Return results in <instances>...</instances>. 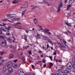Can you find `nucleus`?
I'll return each mask as SVG.
<instances>
[{
    "instance_id": "obj_1",
    "label": "nucleus",
    "mask_w": 75,
    "mask_h": 75,
    "mask_svg": "<svg viewBox=\"0 0 75 75\" xmlns=\"http://www.w3.org/2000/svg\"><path fill=\"white\" fill-rule=\"evenodd\" d=\"M2 40H2V41L1 42L2 45L4 47L7 44V42H6V40H5L4 39H3Z\"/></svg>"
},
{
    "instance_id": "obj_2",
    "label": "nucleus",
    "mask_w": 75,
    "mask_h": 75,
    "mask_svg": "<svg viewBox=\"0 0 75 75\" xmlns=\"http://www.w3.org/2000/svg\"><path fill=\"white\" fill-rule=\"evenodd\" d=\"M8 69V66H4L3 69V72H5V71H7Z\"/></svg>"
},
{
    "instance_id": "obj_3",
    "label": "nucleus",
    "mask_w": 75,
    "mask_h": 75,
    "mask_svg": "<svg viewBox=\"0 0 75 75\" xmlns=\"http://www.w3.org/2000/svg\"><path fill=\"white\" fill-rule=\"evenodd\" d=\"M8 71L10 73H12L13 72V69L11 67H10L9 68Z\"/></svg>"
},
{
    "instance_id": "obj_4",
    "label": "nucleus",
    "mask_w": 75,
    "mask_h": 75,
    "mask_svg": "<svg viewBox=\"0 0 75 75\" xmlns=\"http://www.w3.org/2000/svg\"><path fill=\"white\" fill-rule=\"evenodd\" d=\"M64 23H66V24L67 25H68V26H69V27H71V24H70L69 23H68L67 22V21H64Z\"/></svg>"
},
{
    "instance_id": "obj_5",
    "label": "nucleus",
    "mask_w": 75,
    "mask_h": 75,
    "mask_svg": "<svg viewBox=\"0 0 75 75\" xmlns=\"http://www.w3.org/2000/svg\"><path fill=\"white\" fill-rule=\"evenodd\" d=\"M15 15L14 14H10V15H7V16L8 17H10L11 18H12V17H14V15Z\"/></svg>"
},
{
    "instance_id": "obj_6",
    "label": "nucleus",
    "mask_w": 75,
    "mask_h": 75,
    "mask_svg": "<svg viewBox=\"0 0 75 75\" xmlns=\"http://www.w3.org/2000/svg\"><path fill=\"white\" fill-rule=\"evenodd\" d=\"M14 57V55L12 54H10L9 55L8 58L9 59H11Z\"/></svg>"
},
{
    "instance_id": "obj_7",
    "label": "nucleus",
    "mask_w": 75,
    "mask_h": 75,
    "mask_svg": "<svg viewBox=\"0 0 75 75\" xmlns=\"http://www.w3.org/2000/svg\"><path fill=\"white\" fill-rule=\"evenodd\" d=\"M61 4H60L58 6V8H61L62 6H63V4H62V2L61 3Z\"/></svg>"
},
{
    "instance_id": "obj_8",
    "label": "nucleus",
    "mask_w": 75,
    "mask_h": 75,
    "mask_svg": "<svg viewBox=\"0 0 75 75\" xmlns=\"http://www.w3.org/2000/svg\"><path fill=\"white\" fill-rule=\"evenodd\" d=\"M12 3L13 4H16V3H19V2H18V0H15L13 1L12 2Z\"/></svg>"
},
{
    "instance_id": "obj_9",
    "label": "nucleus",
    "mask_w": 75,
    "mask_h": 75,
    "mask_svg": "<svg viewBox=\"0 0 75 75\" xmlns=\"http://www.w3.org/2000/svg\"><path fill=\"white\" fill-rule=\"evenodd\" d=\"M27 11V10H25V11H22V17H23V16H24V14H25V12Z\"/></svg>"
},
{
    "instance_id": "obj_10",
    "label": "nucleus",
    "mask_w": 75,
    "mask_h": 75,
    "mask_svg": "<svg viewBox=\"0 0 75 75\" xmlns=\"http://www.w3.org/2000/svg\"><path fill=\"white\" fill-rule=\"evenodd\" d=\"M12 20H13L15 21H20V19L19 18H14L12 19Z\"/></svg>"
},
{
    "instance_id": "obj_11",
    "label": "nucleus",
    "mask_w": 75,
    "mask_h": 75,
    "mask_svg": "<svg viewBox=\"0 0 75 75\" xmlns=\"http://www.w3.org/2000/svg\"><path fill=\"white\" fill-rule=\"evenodd\" d=\"M72 62L73 63H75V57H73L72 59Z\"/></svg>"
},
{
    "instance_id": "obj_12",
    "label": "nucleus",
    "mask_w": 75,
    "mask_h": 75,
    "mask_svg": "<svg viewBox=\"0 0 75 75\" xmlns=\"http://www.w3.org/2000/svg\"><path fill=\"white\" fill-rule=\"evenodd\" d=\"M70 7H71V5H69L67 6V10H69V8H70Z\"/></svg>"
},
{
    "instance_id": "obj_13",
    "label": "nucleus",
    "mask_w": 75,
    "mask_h": 75,
    "mask_svg": "<svg viewBox=\"0 0 75 75\" xmlns=\"http://www.w3.org/2000/svg\"><path fill=\"white\" fill-rule=\"evenodd\" d=\"M64 73L62 71L58 73V75H64Z\"/></svg>"
},
{
    "instance_id": "obj_14",
    "label": "nucleus",
    "mask_w": 75,
    "mask_h": 75,
    "mask_svg": "<svg viewBox=\"0 0 75 75\" xmlns=\"http://www.w3.org/2000/svg\"><path fill=\"white\" fill-rule=\"evenodd\" d=\"M35 23L37 24L38 23V21H37V19H35L34 20Z\"/></svg>"
},
{
    "instance_id": "obj_15",
    "label": "nucleus",
    "mask_w": 75,
    "mask_h": 75,
    "mask_svg": "<svg viewBox=\"0 0 75 75\" xmlns=\"http://www.w3.org/2000/svg\"><path fill=\"white\" fill-rule=\"evenodd\" d=\"M66 70V71L67 72V73H69L70 72V71H71V70H70V69H67Z\"/></svg>"
},
{
    "instance_id": "obj_16",
    "label": "nucleus",
    "mask_w": 75,
    "mask_h": 75,
    "mask_svg": "<svg viewBox=\"0 0 75 75\" xmlns=\"http://www.w3.org/2000/svg\"><path fill=\"white\" fill-rule=\"evenodd\" d=\"M55 60H56V62H61V59H59L58 60H57V59H55Z\"/></svg>"
},
{
    "instance_id": "obj_17",
    "label": "nucleus",
    "mask_w": 75,
    "mask_h": 75,
    "mask_svg": "<svg viewBox=\"0 0 75 75\" xmlns=\"http://www.w3.org/2000/svg\"><path fill=\"white\" fill-rule=\"evenodd\" d=\"M75 0H70L69 1V3H73L74 2Z\"/></svg>"
},
{
    "instance_id": "obj_18",
    "label": "nucleus",
    "mask_w": 75,
    "mask_h": 75,
    "mask_svg": "<svg viewBox=\"0 0 75 75\" xmlns=\"http://www.w3.org/2000/svg\"><path fill=\"white\" fill-rule=\"evenodd\" d=\"M60 11H61V9L60 8H58L57 11V13H59V12H60Z\"/></svg>"
},
{
    "instance_id": "obj_19",
    "label": "nucleus",
    "mask_w": 75,
    "mask_h": 75,
    "mask_svg": "<svg viewBox=\"0 0 75 75\" xmlns=\"http://www.w3.org/2000/svg\"><path fill=\"white\" fill-rule=\"evenodd\" d=\"M24 8H26V7H24V5H23L20 7V9H22Z\"/></svg>"
},
{
    "instance_id": "obj_20",
    "label": "nucleus",
    "mask_w": 75,
    "mask_h": 75,
    "mask_svg": "<svg viewBox=\"0 0 75 75\" xmlns=\"http://www.w3.org/2000/svg\"><path fill=\"white\" fill-rule=\"evenodd\" d=\"M57 50H56L53 53V55H57Z\"/></svg>"
},
{
    "instance_id": "obj_21",
    "label": "nucleus",
    "mask_w": 75,
    "mask_h": 75,
    "mask_svg": "<svg viewBox=\"0 0 75 75\" xmlns=\"http://www.w3.org/2000/svg\"><path fill=\"white\" fill-rule=\"evenodd\" d=\"M22 59L23 61V63H25V59H24V58H23Z\"/></svg>"
},
{
    "instance_id": "obj_22",
    "label": "nucleus",
    "mask_w": 75,
    "mask_h": 75,
    "mask_svg": "<svg viewBox=\"0 0 75 75\" xmlns=\"http://www.w3.org/2000/svg\"><path fill=\"white\" fill-rule=\"evenodd\" d=\"M10 21L9 20H8V19H4L3 20V21Z\"/></svg>"
},
{
    "instance_id": "obj_23",
    "label": "nucleus",
    "mask_w": 75,
    "mask_h": 75,
    "mask_svg": "<svg viewBox=\"0 0 75 75\" xmlns=\"http://www.w3.org/2000/svg\"><path fill=\"white\" fill-rule=\"evenodd\" d=\"M16 27L17 28H18V29H21V28H22V27H21V26H16Z\"/></svg>"
},
{
    "instance_id": "obj_24",
    "label": "nucleus",
    "mask_w": 75,
    "mask_h": 75,
    "mask_svg": "<svg viewBox=\"0 0 75 75\" xmlns=\"http://www.w3.org/2000/svg\"><path fill=\"white\" fill-rule=\"evenodd\" d=\"M27 36H26V35H25L24 39L25 40H26V41H27Z\"/></svg>"
},
{
    "instance_id": "obj_25",
    "label": "nucleus",
    "mask_w": 75,
    "mask_h": 75,
    "mask_svg": "<svg viewBox=\"0 0 75 75\" xmlns=\"http://www.w3.org/2000/svg\"><path fill=\"white\" fill-rule=\"evenodd\" d=\"M5 29H7V30H7V32H9V31H10V30H9V29H8V28H5Z\"/></svg>"
},
{
    "instance_id": "obj_26",
    "label": "nucleus",
    "mask_w": 75,
    "mask_h": 75,
    "mask_svg": "<svg viewBox=\"0 0 75 75\" xmlns=\"http://www.w3.org/2000/svg\"><path fill=\"white\" fill-rule=\"evenodd\" d=\"M28 4H25L24 6V7H26V8L27 7H28Z\"/></svg>"
},
{
    "instance_id": "obj_27",
    "label": "nucleus",
    "mask_w": 75,
    "mask_h": 75,
    "mask_svg": "<svg viewBox=\"0 0 75 75\" xmlns=\"http://www.w3.org/2000/svg\"><path fill=\"white\" fill-rule=\"evenodd\" d=\"M72 67L74 69H75V63L73 64L72 65Z\"/></svg>"
},
{
    "instance_id": "obj_28",
    "label": "nucleus",
    "mask_w": 75,
    "mask_h": 75,
    "mask_svg": "<svg viewBox=\"0 0 75 75\" xmlns=\"http://www.w3.org/2000/svg\"><path fill=\"white\" fill-rule=\"evenodd\" d=\"M0 54H1V55H3L4 54V52H0Z\"/></svg>"
},
{
    "instance_id": "obj_29",
    "label": "nucleus",
    "mask_w": 75,
    "mask_h": 75,
    "mask_svg": "<svg viewBox=\"0 0 75 75\" xmlns=\"http://www.w3.org/2000/svg\"><path fill=\"white\" fill-rule=\"evenodd\" d=\"M37 36L38 38H40V37H40V35H39V34H37Z\"/></svg>"
},
{
    "instance_id": "obj_30",
    "label": "nucleus",
    "mask_w": 75,
    "mask_h": 75,
    "mask_svg": "<svg viewBox=\"0 0 75 75\" xmlns=\"http://www.w3.org/2000/svg\"><path fill=\"white\" fill-rule=\"evenodd\" d=\"M49 65H50V66H51L52 67V65H53V64L52 63H50Z\"/></svg>"
},
{
    "instance_id": "obj_31",
    "label": "nucleus",
    "mask_w": 75,
    "mask_h": 75,
    "mask_svg": "<svg viewBox=\"0 0 75 75\" xmlns=\"http://www.w3.org/2000/svg\"><path fill=\"white\" fill-rule=\"evenodd\" d=\"M0 34H3V32L2 30L0 29Z\"/></svg>"
},
{
    "instance_id": "obj_32",
    "label": "nucleus",
    "mask_w": 75,
    "mask_h": 75,
    "mask_svg": "<svg viewBox=\"0 0 75 75\" xmlns=\"http://www.w3.org/2000/svg\"><path fill=\"white\" fill-rule=\"evenodd\" d=\"M12 37L13 38L14 40H16V38H15V37H14V36L13 35V34H12Z\"/></svg>"
},
{
    "instance_id": "obj_33",
    "label": "nucleus",
    "mask_w": 75,
    "mask_h": 75,
    "mask_svg": "<svg viewBox=\"0 0 75 75\" xmlns=\"http://www.w3.org/2000/svg\"><path fill=\"white\" fill-rule=\"evenodd\" d=\"M47 33L48 34V35H50V34L52 35V33H51V32H47Z\"/></svg>"
},
{
    "instance_id": "obj_34",
    "label": "nucleus",
    "mask_w": 75,
    "mask_h": 75,
    "mask_svg": "<svg viewBox=\"0 0 75 75\" xmlns=\"http://www.w3.org/2000/svg\"><path fill=\"white\" fill-rule=\"evenodd\" d=\"M60 48H64V46H62V45H60Z\"/></svg>"
},
{
    "instance_id": "obj_35",
    "label": "nucleus",
    "mask_w": 75,
    "mask_h": 75,
    "mask_svg": "<svg viewBox=\"0 0 75 75\" xmlns=\"http://www.w3.org/2000/svg\"><path fill=\"white\" fill-rule=\"evenodd\" d=\"M23 50H27V47H26L24 46L23 47Z\"/></svg>"
},
{
    "instance_id": "obj_36",
    "label": "nucleus",
    "mask_w": 75,
    "mask_h": 75,
    "mask_svg": "<svg viewBox=\"0 0 75 75\" xmlns=\"http://www.w3.org/2000/svg\"><path fill=\"white\" fill-rule=\"evenodd\" d=\"M35 7H33L31 9L32 10H35Z\"/></svg>"
},
{
    "instance_id": "obj_37",
    "label": "nucleus",
    "mask_w": 75,
    "mask_h": 75,
    "mask_svg": "<svg viewBox=\"0 0 75 75\" xmlns=\"http://www.w3.org/2000/svg\"><path fill=\"white\" fill-rule=\"evenodd\" d=\"M7 41H11V38H9L7 39Z\"/></svg>"
},
{
    "instance_id": "obj_38",
    "label": "nucleus",
    "mask_w": 75,
    "mask_h": 75,
    "mask_svg": "<svg viewBox=\"0 0 75 75\" xmlns=\"http://www.w3.org/2000/svg\"><path fill=\"white\" fill-rule=\"evenodd\" d=\"M54 10V8H53V7H52L51 8V11H53Z\"/></svg>"
},
{
    "instance_id": "obj_39",
    "label": "nucleus",
    "mask_w": 75,
    "mask_h": 75,
    "mask_svg": "<svg viewBox=\"0 0 75 75\" xmlns=\"http://www.w3.org/2000/svg\"><path fill=\"white\" fill-rule=\"evenodd\" d=\"M0 37L3 38H4V36L3 35L0 36Z\"/></svg>"
},
{
    "instance_id": "obj_40",
    "label": "nucleus",
    "mask_w": 75,
    "mask_h": 75,
    "mask_svg": "<svg viewBox=\"0 0 75 75\" xmlns=\"http://www.w3.org/2000/svg\"><path fill=\"white\" fill-rule=\"evenodd\" d=\"M45 39L46 40H47V41H48V40L49 39V38H47V37H46L45 38Z\"/></svg>"
},
{
    "instance_id": "obj_41",
    "label": "nucleus",
    "mask_w": 75,
    "mask_h": 75,
    "mask_svg": "<svg viewBox=\"0 0 75 75\" xmlns=\"http://www.w3.org/2000/svg\"><path fill=\"white\" fill-rule=\"evenodd\" d=\"M17 61H18V60L17 59L15 60H13V62H17Z\"/></svg>"
},
{
    "instance_id": "obj_42",
    "label": "nucleus",
    "mask_w": 75,
    "mask_h": 75,
    "mask_svg": "<svg viewBox=\"0 0 75 75\" xmlns=\"http://www.w3.org/2000/svg\"><path fill=\"white\" fill-rule=\"evenodd\" d=\"M57 43L58 44V45H61V43H60V42H57Z\"/></svg>"
},
{
    "instance_id": "obj_43",
    "label": "nucleus",
    "mask_w": 75,
    "mask_h": 75,
    "mask_svg": "<svg viewBox=\"0 0 75 75\" xmlns=\"http://www.w3.org/2000/svg\"><path fill=\"white\" fill-rule=\"evenodd\" d=\"M47 41H49V42L50 43L51 41V40L50 39H48Z\"/></svg>"
},
{
    "instance_id": "obj_44",
    "label": "nucleus",
    "mask_w": 75,
    "mask_h": 75,
    "mask_svg": "<svg viewBox=\"0 0 75 75\" xmlns=\"http://www.w3.org/2000/svg\"><path fill=\"white\" fill-rule=\"evenodd\" d=\"M50 44H51V45H53V43L52 42V41L51 42H50Z\"/></svg>"
},
{
    "instance_id": "obj_45",
    "label": "nucleus",
    "mask_w": 75,
    "mask_h": 75,
    "mask_svg": "<svg viewBox=\"0 0 75 75\" xmlns=\"http://www.w3.org/2000/svg\"><path fill=\"white\" fill-rule=\"evenodd\" d=\"M31 74L30 73H28L27 74H26L25 75H30Z\"/></svg>"
},
{
    "instance_id": "obj_46",
    "label": "nucleus",
    "mask_w": 75,
    "mask_h": 75,
    "mask_svg": "<svg viewBox=\"0 0 75 75\" xmlns=\"http://www.w3.org/2000/svg\"><path fill=\"white\" fill-rule=\"evenodd\" d=\"M64 73H65V74L67 73V71L66 70L64 71Z\"/></svg>"
},
{
    "instance_id": "obj_47",
    "label": "nucleus",
    "mask_w": 75,
    "mask_h": 75,
    "mask_svg": "<svg viewBox=\"0 0 75 75\" xmlns=\"http://www.w3.org/2000/svg\"><path fill=\"white\" fill-rule=\"evenodd\" d=\"M28 53H29V54H30V55H31V51H29Z\"/></svg>"
},
{
    "instance_id": "obj_48",
    "label": "nucleus",
    "mask_w": 75,
    "mask_h": 75,
    "mask_svg": "<svg viewBox=\"0 0 75 75\" xmlns=\"http://www.w3.org/2000/svg\"><path fill=\"white\" fill-rule=\"evenodd\" d=\"M40 28L41 30H42V27L40 26Z\"/></svg>"
},
{
    "instance_id": "obj_49",
    "label": "nucleus",
    "mask_w": 75,
    "mask_h": 75,
    "mask_svg": "<svg viewBox=\"0 0 75 75\" xmlns=\"http://www.w3.org/2000/svg\"><path fill=\"white\" fill-rule=\"evenodd\" d=\"M14 66L13 67L14 68H16L17 67V65L14 64Z\"/></svg>"
},
{
    "instance_id": "obj_50",
    "label": "nucleus",
    "mask_w": 75,
    "mask_h": 75,
    "mask_svg": "<svg viewBox=\"0 0 75 75\" xmlns=\"http://www.w3.org/2000/svg\"><path fill=\"white\" fill-rule=\"evenodd\" d=\"M42 37H43V38H45L47 37V36H45L44 35H43L42 36Z\"/></svg>"
},
{
    "instance_id": "obj_51",
    "label": "nucleus",
    "mask_w": 75,
    "mask_h": 75,
    "mask_svg": "<svg viewBox=\"0 0 75 75\" xmlns=\"http://www.w3.org/2000/svg\"><path fill=\"white\" fill-rule=\"evenodd\" d=\"M67 0H65L64 3H65V4H66V3H67Z\"/></svg>"
},
{
    "instance_id": "obj_52",
    "label": "nucleus",
    "mask_w": 75,
    "mask_h": 75,
    "mask_svg": "<svg viewBox=\"0 0 75 75\" xmlns=\"http://www.w3.org/2000/svg\"><path fill=\"white\" fill-rule=\"evenodd\" d=\"M8 36V35H10V33H7L6 34Z\"/></svg>"
},
{
    "instance_id": "obj_53",
    "label": "nucleus",
    "mask_w": 75,
    "mask_h": 75,
    "mask_svg": "<svg viewBox=\"0 0 75 75\" xmlns=\"http://www.w3.org/2000/svg\"><path fill=\"white\" fill-rule=\"evenodd\" d=\"M42 61L43 63H45V60H43Z\"/></svg>"
},
{
    "instance_id": "obj_54",
    "label": "nucleus",
    "mask_w": 75,
    "mask_h": 75,
    "mask_svg": "<svg viewBox=\"0 0 75 75\" xmlns=\"http://www.w3.org/2000/svg\"><path fill=\"white\" fill-rule=\"evenodd\" d=\"M20 73V74H22V73H23V71H20V73Z\"/></svg>"
},
{
    "instance_id": "obj_55",
    "label": "nucleus",
    "mask_w": 75,
    "mask_h": 75,
    "mask_svg": "<svg viewBox=\"0 0 75 75\" xmlns=\"http://www.w3.org/2000/svg\"><path fill=\"white\" fill-rule=\"evenodd\" d=\"M50 47V46H49V45H47V48H48V47Z\"/></svg>"
},
{
    "instance_id": "obj_56",
    "label": "nucleus",
    "mask_w": 75,
    "mask_h": 75,
    "mask_svg": "<svg viewBox=\"0 0 75 75\" xmlns=\"http://www.w3.org/2000/svg\"><path fill=\"white\" fill-rule=\"evenodd\" d=\"M52 66H49V68H50V69H51V67Z\"/></svg>"
},
{
    "instance_id": "obj_57",
    "label": "nucleus",
    "mask_w": 75,
    "mask_h": 75,
    "mask_svg": "<svg viewBox=\"0 0 75 75\" xmlns=\"http://www.w3.org/2000/svg\"><path fill=\"white\" fill-rule=\"evenodd\" d=\"M49 58H50V59H52V57L51 56H49Z\"/></svg>"
},
{
    "instance_id": "obj_58",
    "label": "nucleus",
    "mask_w": 75,
    "mask_h": 75,
    "mask_svg": "<svg viewBox=\"0 0 75 75\" xmlns=\"http://www.w3.org/2000/svg\"><path fill=\"white\" fill-rule=\"evenodd\" d=\"M67 31L68 33H70V34H71V32H69V30H67Z\"/></svg>"
},
{
    "instance_id": "obj_59",
    "label": "nucleus",
    "mask_w": 75,
    "mask_h": 75,
    "mask_svg": "<svg viewBox=\"0 0 75 75\" xmlns=\"http://www.w3.org/2000/svg\"><path fill=\"white\" fill-rule=\"evenodd\" d=\"M46 66H47V65H46V64H44L43 65V67H46Z\"/></svg>"
},
{
    "instance_id": "obj_60",
    "label": "nucleus",
    "mask_w": 75,
    "mask_h": 75,
    "mask_svg": "<svg viewBox=\"0 0 75 75\" xmlns=\"http://www.w3.org/2000/svg\"><path fill=\"white\" fill-rule=\"evenodd\" d=\"M10 48H13V46L11 45H10Z\"/></svg>"
},
{
    "instance_id": "obj_61",
    "label": "nucleus",
    "mask_w": 75,
    "mask_h": 75,
    "mask_svg": "<svg viewBox=\"0 0 75 75\" xmlns=\"http://www.w3.org/2000/svg\"><path fill=\"white\" fill-rule=\"evenodd\" d=\"M41 57H42H42H44V56H43V55L42 54H41L40 56Z\"/></svg>"
},
{
    "instance_id": "obj_62",
    "label": "nucleus",
    "mask_w": 75,
    "mask_h": 75,
    "mask_svg": "<svg viewBox=\"0 0 75 75\" xmlns=\"http://www.w3.org/2000/svg\"><path fill=\"white\" fill-rule=\"evenodd\" d=\"M11 26H8V29H10V28H11Z\"/></svg>"
},
{
    "instance_id": "obj_63",
    "label": "nucleus",
    "mask_w": 75,
    "mask_h": 75,
    "mask_svg": "<svg viewBox=\"0 0 75 75\" xmlns=\"http://www.w3.org/2000/svg\"><path fill=\"white\" fill-rule=\"evenodd\" d=\"M17 24H21V23H20V22H19L18 23H16Z\"/></svg>"
},
{
    "instance_id": "obj_64",
    "label": "nucleus",
    "mask_w": 75,
    "mask_h": 75,
    "mask_svg": "<svg viewBox=\"0 0 75 75\" xmlns=\"http://www.w3.org/2000/svg\"><path fill=\"white\" fill-rule=\"evenodd\" d=\"M54 75H58V74L57 73H56L55 74H54Z\"/></svg>"
}]
</instances>
